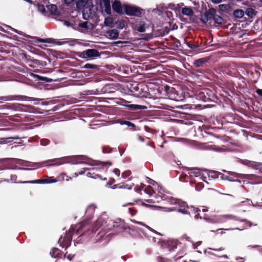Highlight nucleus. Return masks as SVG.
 I'll return each instance as SVG.
<instances>
[{"label": "nucleus", "mask_w": 262, "mask_h": 262, "mask_svg": "<svg viewBox=\"0 0 262 262\" xmlns=\"http://www.w3.org/2000/svg\"><path fill=\"white\" fill-rule=\"evenodd\" d=\"M134 227H126L125 223L121 219H117L113 221L108 219L106 215L100 216L94 225L92 233H96L97 231H99L97 234L96 240L101 242L107 238L109 234L106 235V233L109 231L116 229L118 232L125 231L127 229L133 230Z\"/></svg>", "instance_id": "obj_1"}, {"label": "nucleus", "mask_w": 262, "mask_h": 262, "mask_svg": "<svg viewBox=\"0 0 262 262\" xmlns=\"http://www.w3.org/2000/svg\"><path fill=\"white\" fill-rule=\"evenodd\" d=\"M128 89L130 94L134 97L139 98H151V94L146 84L134 82L129 84Z\"/></svg>", "instance_id": "obj_2"}, {"label": "nucleus", "mask_w": 262, "mask_h": 262, "mask_svg": "<svg viewBox=\"0 0 262 262\" xmlns=\"http://www.w3.org/2000/svg\"><path fill=\"white\" fill-rule=\"evenodd\" d=\"M82 224H79L76 225L71 226L68 231H67L65 235H61L58 239V244L62 248H68L71 245L72 236L74 234L78 235L80 234L79 229L82 227Z\"/></svg>", "instance_id": "obj_3"}, {"label": "nucleus", "mask_w": 262, "mask_h": 262, "mask_svg": "<svg viewBox=\"0 0 262 262\" xmlns=\"http://www.w3.org/2000/svg\"><path fill=\"white\" fill-rule=\"evenodd\" d=\"M84 158V156H78L72 158L64 157L61 159H53L46 161L42 163H48L49 165H60L63 163H69L72 164H76L82 163V160Z\"/></svg>", "instance_id": "obj_4"}, {"label": "nucleus", "mask_w": 262, "mask_h": 262, "mask_svg": "<svg viewBox=\"0 0 262 262\" xmlns=\"http://www.w3.org/2000/svg\"><path fill=\"white\" fill-rule=\"evenodd\" d=\"M216 150L220 152L233 151L234 152L237 156H238L239 154L244 153V148L241 144L234 143L232 144L228 147L225 146L218 147L216 148Z\"/></svg>", "instance_id": "obj_5"}, {"label": "nucleus", "mask_w": 262, "mask_h": 262, "mask_svg": "<svg viewBox=\"0 0 262 262\" xmlns=\"http://www.w3.org/2000/svg\"><path fill=\"white\" fill-rule=\"evenodd\" d=\"M168 202L171 205H176L177 206V209L176 211L179 212L183 214H189L188 211L186 209V208H188V206L185 202L182 201L181 200L171 198L168 199Z\"/></svg>", "instance_id": "obj_6"}, {"label": "nucleus", "mask_w": 262, "mask_h": 262, "mask_svg": "<svg viewBox=\"0 0 262 262\" xmlns=\"http://www.w3.org/2000/svg\"><path fill=\"white\" fill-rule=\"evenodd\" d=\"M203 217L206 220H208L206 217ZM208 220L211 223H224L228 220H237V218L231 214H225L214 216L212 218L208 219Z\"/></svg>", "instance_id": "obj_7"}, {"label": "nucleus", "mask_w": 262, "mask_h": 262, "mask_svg": "<svg viewBox=\"0 0 262 262\" xmlns=\"http://www.w3.org/2000/svg\"><path fill=\"white\" fill-rule=\"evenodd\" d=\"M123 8L125 14L129 16L140 17L142 15V10L139 7L132 6L124 5Z\"/></svg>", "instance_id": "obj_8"}, {"label": "nucleus", "mask_w": 262, "mask_h": 262, "mask_svg": "<svg viewBox=\"0 0 262 262\" xmlns=\"http://www.w3.org/2000/svg\"><path fill=\"white\" fill-rule=\"evenodd\" d=\"M100 56L98 50L94 49H88L80 53L79 56L82 58H94Z\"/></svg>", "instance_id": "obj_9"}, {"label": "nucleus", "mask_w": 262, "mask_h": 262, "mask_svg": "<svg viewBox=\"0 0 262 262\" xmlns=\"http://www.w3.org/2000/svg\"><path fill=\"white\" fill-rule=\"evenodd\" d=\"M0 100L2 101L21 100L32 101L33 98L23 95H10L0 97Z\"/></svg>", "instance_id": "obj_10"}, {"label": "nucleus", "mask_w": 262, "mask_h": 262, "mask_svg": "<svg viewBox=\"0 0 262 262\" xmlns=\"http://www.w3.org/2000/svg\"><path fill=\"white\" fill-rule=\"evenodd\" d=\"M229 181L238 182L241 184H244L245 182V178L241 174L236 173L234 172L230 173Z\"/></svg>", "instance_id": "obj_11"}, {"label": "nucleus", "mask_w": 262, "mask_h": 262, "mask_svg": "<svg viewBox=\"0 0 262 262\" xmlns=\"http://www.w3.org/2000/svg\"><path fill=\"white\" fill-rule=\"evenodd\" d=\"M209 93H211V91L208 89H204L202 91H200L198 95V99L200 100H202L204 102H208L211 100V98H210V94Z\"/></svg>", "instance_id": "obj_12"}, {"label": "nucleus", "mask_w": 262, "mask_h": 262, "mask_svg": "<svg viewBox=\"0 0 262 262\" xmlns=\"http://www.w3.org/2000/svg\"><path fill=\"white\" fill-rule=\"evenodd\" d=\"M178 242L173 239L168 240L164 242L162 245L164 248H167L169 251H173L177 248Z\"/></svg>", "instance_id": "obj_13"}, {"label": "nucleus", "mask_w": 262, "mask_h": 262, "mask_svg": "<svg viewBox=\"0 0 262 262\" xmlns=\"http://www.w3.org/2000/svg\"><path fill=\"white\" fill-rule=\"evenodd\" d=\"M13 162H14V163L15 164H17L18 165L20 166L29 167V166H31L29 164L30 163L29 162L26 161H24V160H22L20 159H14V160H13ZM40 165H41V164H40L38 163H34L33 164V165L32 166H40Z\"/></svg>", "instance_id": "obj_14"}, {"label": "nucleus", "mask_w": 262, "mask_h": 262, "mask_svg": "<svg viewBox=\"0 0 262 262\" xmlns=\"http://www.w3.org/2000/svg\"><path fill=\"white\" fill-rule=\"evenodd\" d=\"M216 10L214 8H209L204 14L205 21L212 20L216 13Z\"/></svg>", "instance_id": "obj_15"}, {"label": "nucleus", "mask_w": 262, "mask_h": 262, "mask_svg": "<svg viewBox=\"0 0 262 262\" xmlns=\"http://www.w3.org/2000/svg\"><path fill=\"white\" fill-rule=\"evenodd\" d=\"M148 28V25L144 21H140L135 26V29L139 32H144Z\"/></svg>", "instance_id": "obj_16"}, {"label": "nucleus", "mask_w": 262, "mask_h": 262, "mask_svg": "<svg viewBox=\"0 0 262 262\" xmlns=\"http://www.w3.org/2000/svg\"><path fill=\"white\" fill-rule=\"evenodd\" d=\"M247 182L251 184H257L262 182L260 178L253 174H247Z\"/></svg>", "instance_id": "obj_17"}, {"label": "nucleus", "mask_w": 262, "mask_h": 262, "mask_svg": "<svg viewBox=\"0 0 262 262\" xmlns=\"http://www.w3.org/2000/svg\"><path fill=\"white\" fill-rule=\"evenodd\" d=\"M112 9L114 11L117 13H122V8L121 6V3L118 0H115L112 4Z\"/></svg>", "instance_id": "obj_18"}, {"label": "nucleus", "mask_w": 262, "mask_h": 262, "mask_svg": "<svg viewBox=\"0 0 262 262\" xmlns=\"http://www.w3.org/2000/svg\"><path fill=\"white\" fill-rule=\"evenodd\" d=\"M247 166L248 167L253 168L255 169L258 170L262 172V164L257 163L254 162L248 161L247 160Z\"/></svg>", "instance_id": "obj_19"}, {"label": "nucleus", "mask_w": 262, "mask_h": 262, "mask_svg": "<svg viewBox=\"0 0 262 262\" xmlns=\"http://www.w3.org/2000/svg\"><path fill=\"white\" fill-rule=\"evenodd\" d=\"M121 105L124 106L126 107L128 110L134 111L137 110H142L146 107L143 105H138V104H121Z\"/></svg>", "instance_id": "obj_20"}, {"label": "nucleus", "mask_w": 262, "mask_h": 262, "mask_svg": "<svg viewBox=\"0 0 262 262\" xmlns=\"http://www.w3.org/2000/svg\"><path fill=\"white\" fill-rule=\"evenodd\" d=\"M107 36L111 39H116L118 37L119 32L116 29H112L106 32Z\"/></svg>", "instance_id": "obj_21"}, {"label": "nucleus", "mask_w": 262, "mask_h": 262, "mask_svg": "<svg viewBox=\"0 0 262 262\" xmlns=\"http://www.w3.org/2000/svg\"><path fill=\"white\" fill-rule=\"evenodd\" d=\"M23 138L22 137H19L18 136H14L10 137L8 138H3L0 139V144H7L12 142V140H17Z\"/></svg>", "instance_id": "obj_22"}, {"label": "nucleus", "mask_w": 262, "mask_h": 262, "mask_svg": "<svg viewBox=\"0 0 262 262\" xmlns=\"http://www.w3.org/2000/svg\"><path fill=\"white\" fill-rule=\"evenodd\" d=\"M208 59L206 58H202L196 60H195L193 64L196 67H201L203 66L204 64L208 61Z\"/></svg>", "instance_id": "obj_23"}, {"label": "nucleus", "mask_w": 262, "mask_h": 262, "mask_svg": "<svg viewBox=\"0 0 262 262\" xmlns=\"http://www.w3.org/2000/svg\"><path fill=\"white\" fill-rule=\"evenodd\" d=\"M221 13L220 12H219L217 13L216 12L214 16V17L213 18V20L216 23L218 24H222L224 22V19L223 17L221 16Z\"/></svg>", "instance_id": "obj_24"}, {"label": "nucleus", "mask_w": 262, "mask_h": 262, "mask_svg": "<svg viewBox=\"0 0 262 262\" xmlns=\"http://www.w3.org/2000/svg\"><path fill=\"white\" fill-rule=\"evenodd\" d=\"M50 254L51 256L54 258H59L61 256V251L57 248H53Z\"/></svg>", "instance_id": "obj_25"}, {"label": "nucleus", "mask_w": 262, "mask_h": 262, "mask_svg": "<svg viewBox=\"0 0 262 262\" xmlns=\"http://www.w3.org/2000/svg\"><path fill=\"white\" fill-rule=\"evenodd\" d=\"M89 0H78L76 2V7L78 9H83L87 7L88 3Z\"/></svg>", "instance_id": "obj_26"}, {"label": "nucleus", "mask_w": 262, "mask_h": 262, "mask_svg": "<svg viewBox=\"0 0 262 262\" xmlns=\"http://www.w3.org/2000/svg\"><path fill=\"white\" fill-rule=\"evenodd\" d=\"M182 13L187 16H191L193 14V11L191 8L189 7H184L182 9Z\"/></svg>", "instance_id": "obj_27"}, {"label": "nucleus", "mask_w": 262, "mask_h": 262, "mask_svg": "<svg viewBox=\"0 0 262 262\" xmlns=\"http://www.w3.org/2000/svg\"><path fill=\"white\" fill-rule=\"evenodd\" d=\"M47 10L52 14H56L58 11L57 7L56 5L50 4L46 6Z\"/></svg>", "instance_id": "obj_28"}, {"label": "nucleus", "mask_w": 262, "mask_h": 262, "mask_svg": "<svg viewBox=\"0 0 262 262\" xmlns=\"http://www.w3.org/2000/svg\"><path fill=\"white\" fill-rule=\"evenodd\" d=\"M95 168H92V169L90 168V170H91V171H90L86 173V176L88 177L91 178H93L94 179H96L97 178L102 179L101 177L100 174H95L94 173V171L95 170Z\"/></svg>", "instance_id": "obj_29"}, {"label": "nucleus", "mask_w": 262, "mask_h": 262, "mask_svg": "<svg viewBox=\"0 0 262 262\" xmlns=\"http://www.w3.org/2000/svg\"><path fill=\"white\" fill-rule=\"evenodd\" d=\"M104 11L107 14L111 13V7L110 0H103Z\"/></svg>", "instance_id": "obj_30"}, {"label": "nucleus", "mask_w": 262, "mask_h": 262, "mask_svg": "<svg viewBox=\"0 0 262 262\" xmlns=\"http://www.w3.org/2000/svg\"><path fill=\"white\" fill-rule=\"evenodd\" d=\"M189 173L190 174V176L193 175L195 177L201 176V172L198 168H190L189 169Z\"/></svg>", "instance_id": "obj_31"}, {"label": "nucleus", "mask_w": 262, "mask_h": 262, "mask_svg": "<svg viewBox=\"0 0 262 262\" xmlns=\"http://www.w3.org/2000/svg\"><path fill=\"white\" fill-rule=\"evenodd\" d=\"M233 15L237 18H241L244 16V12L241 9H237L233 12Z\"/></svg>", "instance_id": "obj_32"}, {"label": "nucleus", "mask_w": 262, "mask_h": 262, "mask_svg": "<svg viewBox=\"0 0 262 262\" xmlns=\"http://www.w3.org/2000/svg\"><path fill=\"white\" fill-rule=\"evenodd\" d=\"M163 16L166 19L167 18L170 21L173 19V13L171 11L166 10L163 14Z\"/></svg>", "instance_id": "obj_33"}, {"label": "nucleus", "mask_w": 262, "mask_h": 262, "mask_svg": "<svg viewBox=\"0 0 262 262\" xmlns=\"http://www.w3.org/2000/svg\"><path fill=\"white\" fill-rule=\"evenodd\" d=\"M32 62L36 65L40 66L41 67H45L47 66V62L46 61H42L38 59H33L32 60Z\"/></svg>", "instance_id": "obj_34"}, {"label": "nucleus", "mask_w": 262, "mask_h": 262, "mask_svg": "<svg viewBox=\"0 0 262 262\" xmlns=\"http://www.w3.org/2000/svg\"><path fill=\"white\" fill-rule=\"evenodd\" d=\"M19 183H21L22 184H42V179L33 181H20Z\"/></svg>", "instance_id": "obj_35"}, {"label": "nucleus", "mask_w": 262, "mask_h": 262, "mask_svg": "<svg viewBox=\"0 0 262 262\" xmlns=\"http://www.w3.org/2000/svg\"><path fill=\"white\" fill-rule=\"evenodd\" d=\"M17 164H15L14 162L12 161V166L9 168H7V169H22L25 170H30L32 169L31 168H23V167H19L17 166Z\"/></svg>", "instance_id": "obj_36"}, {"label": "nucleus", "mask_w": 262, "mask_h": 262, "mask_svg": "<svg viewBox=\"0 0 262 262\" xmlns=\"http://www.w3.org/2000/svg\"><path fill=\"white\" fill-rule=\"evenodd\" d=\"M104 24L106 26L110 27H113V20L111 17L105 18L104 20Z\"/></svg>", "instance_id": "obj_37"}, {"label": "nucleus", "mask_w": 262, "mask_h": 262, "mask_svg": "<svg viewBox=\"0 0 262 262\" xmlns=\"http://www.w3.org/2000/svg\"><path fill=\"white\" fill-rule=\"evenodd\" d=\"M82 68L84 69H98V66L97 65L92 63H86Z\"/></svg>", "instance_id": "obj_38"}, {"label": "nucleus", "mask_w": 262, "mask_h": 262, "mask_svg": "<svg viewBox=\"0 0 262 262\" xmlns=\"http://www.w3.org/2000/svg\"><path fill=\"white\" fill-rule=\"evenodd\" d=\"M119 123L121 125H126L127 126L131 127L132 128L135 127V124L128 121L122 120L119 122Z\"/></svg>", "instance_id": "obj_39"}, {"label": "nucleus", "mask_w": 262, "mask_h": 262, "mask_svg": "<svg viewBox=\"0 0 262 262\" xmlns=\"http://www.w3.org/2000/svg\"><path fill=\"white\" fill-rule=\"evenodd\" d=\"M145 193L148 194L149 196H151L155 191L153 190L151 186H148L144 190Z\"/></svg>", "instance_id": "obj_40"}, {"label": "nucleus", "mask_w": 262, "mask_h": 262, "mask_svg": "<svg viewBox=\"0 0 262 262\" xmlns=\"http://www.w3.org/2000/svg\"><path fill=\"white\" fill-rule=\"evenodd\" d=\"M247 15L252 18L255 15L254 10L252 8H247Z\"/></svg>", "instance_id": "obj_41"}, {"label": "nucleus", "mask_w": 262, "mask_h": 262, "mask_svg": "<svg viewBox=\"0 0 262 262\" xmlns=\"http://www.w3.org/2000/svg\"><path fill=\"white\" fill-rule=\"evenodd\" d=\"M138 224H140V225H141L142 226H144L145 228H146L148 230H149V231L152 232H154L156 234H159V233L155 231L154 229H152L151 228H150V227H149L147 225H145L144 224L141 223V222H137Z\"/></svg>", "instance_id": "obj_42"}, {"label": "nucleus", "mask_w": 262, "mask_h": 262, "mask_svg": "<svg viewBox=\"0 0 262 262\" xmlns=\"http://www.w3.org/2000/svg\"><path fill=\"white\" fill-rule=\"evenodd\" d=\"M78 27L84 28V29H88V21H83L79 24Z\"/></svg>", "instance_id": "obj_43"}, {"label": "nucleus", "mask_w": 262, "mask_h": 262, "mask_svg": "<svg viewBox=\"0 0 262 262\" xmlns=\"http://www.w3.org/2000/svg\"><path fill=\"white\" fill-rule=\"evenodd\" d=\"M193 210L194 211V213H196L194 217L195 219H199V218L202 219V217L200 215V213H199V212L201 211V209L199 208H194Z\"/></svg>", "instance_id": "obj_44"}, {"label": "nucleus", "mask_w": 262, "mask_h": 262, "mask_svg": "<svg viewBox=\"0 0 262 262\" xmlns=\"http://www.w3.org/2000/svg\"><path fill=\"white\" fill-rule=\"evenodd\" d=\"M179 5L176 6L173 4H168V8L170 9L175 10L176 11H177L179 9H180V7H178Z\"/></svg>", "instance_id": "obj_45"}, {"label": "nucleus", "mask_w": 262, "mask_h": 262, "mask_svg": "<svg viewBox=\"0 0 262 262\" xmlns=\"http://www.w3.org/2000/svg\"><path fill=\"white\" fill-rule=\"evenodd\" d=\"M57 182L56 179H53V181H49V179H42V184H50Z\"/></svg>", "instance_id": "obj_46"}, {"label": "nucleus", "mask_w": 262, "mask_h": 262, "mask_svg": "<svg viewBox=\"0 0 262 262\" xmlns=\"http://www.w3.org/2000/svg\"><path fill=\"white\" fill-rule=\"evenodd\" d=\"M130 174H131L130 171L126 170L122 173L121 177L123 179H126V178L129 177L130 175Z\"/></svg>", "instance_id": "obj_47"}, {"label": "nucleus", "mask_w": 262, "mask_h": 262, "mask_svg": "<svg viewBox=\"0 0 262 262\" xmlns=\"http://www.w3.org/2000/svg\"><path fill=\"white\" fill-rule=\"evenodd\" d=\"M134 185V184L133 183H132L130 185L123 184L120 187V188H123L127 189H131Z\"/></svg>", "instance_id": "obj_48"}, {"label": "nucleus", "mask_w": 262, "mask_h": 262, "mask_svg": "<svg viewBox=\"0 0 262 262\" xmlns=\"http://www.w3.org/2000/svg\"><path fill=\"white\" fill-rule=\"evenodd\" d=\"M50 140L47 139H42L40 140V144L42 146H46L49 144Z\"/></svg>", "instance_id": "obj_49"}, {"label": "nucleus", "mask_w": 262, "mask_h": 262, "mask_svg": "<svg viewBox=\"0 0 262 262\" xmlns=\"http://www.w3.org/2000/svg\"><path fill=\"white\" fill-rule=\"evenodd\" d=\"M117 26L118 28L122 29L125 27L124 22L123 20L119 21L117 23Z\"/></svg>", "instance_id": "obj_50"}, {"label": "nucleus", "mask_w": 262, "mask_h": 262, "mask_svg": "<svg viewBox=\"0 0 262 262\" xmlns=\"http://www.w3.org/2000/svg\"><path fill=\"white\" fill-rule=\"evenodd\" d=\"M63 24L64 26L68 27H72L75 30L77 29L68 20H63Z\"/></svg>", "instance_id": "obj_51"}, {"label": "nucleus", "mask_w": 262, "mask_h": 262, "mask_svg": "<svg viewBox=\"0 0 262 262\" xmlns=\"http://www.w3.org/2000/svg\"><path fill=\"white\" fill-rule=\"evenodd\" d=\"M219 7L221 11H226L229 8V6L226 4L220 5Z\"/></svg>", "instance_id": "obj_52"}, {"label": "nucleus", "mask_w": 262, "mask_h": 262, "mask_svg": "<svg viewBox=\"0 0 262 262\" xmlns=\"http://www.w3.org/2000/svg\"><path fill=\"white\" fill-rule=\"evenodd\" d=\"M90 170V168H83L78 173L75 172V175L76 177H77L79 175L83 174L86 170Z\"/></svg>", "instance_id": "obj_53"}, {"label": "nucleus", "mask_w": 262, "mask_h": 262, "mask_svg": "<svg viewBox=\"0 0 262 262\" xmlns=\"http://www.w3.org/2000/svg\"><path fill=\"white\" fill-rule=\"evenodd\" d=\"M26 109L25 110V112H30V113H34L35 112L34 111V108L31 106H29V105H26V106H24Z\"/></svg>", "instance_id": "obj_54"}, {"label": "nucleus", "mask_w": 262, "mask_h": 262, "mask_svg": "<svg viewBox=\"0 0 262 262\" xmlns=\"http://www.w3.org/2000/svg\"><path fill=\"white\" fill-rule=\"evenodd\" d=\"M87 233H84L80 234V235L77 238V239L75 241V242L74 243L75 246L76 245V244H79L81 243V238L82 236H85Z\"/></svg>", "instance_id": "obj_55"}, {"label": "nucleus", "mask_w": 262, "mask_h": 262, "mask_svg": "<svg viewBox=\"0 0 262 262\" xmlns=\"http://www.w3.org/2000/svg\"><path fill=\"white\" fill-rule=\"evenodd\" d=\"M174 206L171 207H167L165 208V210L166 211L171 212L173 211H176L177 209V206L176 205H174Z\"/></svg>", "instance_id": "obj_56"}, {"label": "nucleus", "mask_w": 262, "mask_h": 262, "mask_svg": "<svg viewBox=\"0 0 262 262\" xmlns=\"http://www.w3.org/2000/svg\"><path fill=\"white\" fill-rule=\"evenodd\" d=\"M187 45L188 47H189L191 49L194 50L199 47V46L191 43L190 42H187Z\"/></svg>", "instance_id": "obj_57"}, {"label": "nucleus", "mask_w": 262, "mask_h": 262, "mask_svg": "<svg viewBox=\"0 0 262 262\" xmlns=\"http://www.w3.org/2000/svg\"><path fill=\"white\" fill-rule=\"evenodd\" d=\"M146 182L154 186L156 184H157L156 182H155V181H154L153 180L148 177L146 178Z\"/></svg>", "instance_id": "obj_58"}, {"label": "nucleus", "mask_w": 262, "mask_h": 262, "mask_svg": "<svg viewBox=\"0 0 262 262\" xmlns=\"http://www.w3.org/2000/svg\"><path fill=\"white\" fill-rule=\"evenodd\" d=\"M17 176L16 175H15V174H11V176H10V180L11 182H13V183H19L18 182H16V180H17Z\"/></svg>", "instance_id": "obj_59"}, {"label": "nucleus", "mask_w": 262, "mask_h": 262, "mask_svg": "<svg viewBox=\"0 0 262 262\" xmlns=\"http://www.w3.org/2000/svg\"><path fill=\"white\" fill-rule=\"evenodd\" d=\"M38 10L42 14L46 12V8L43 5H39L38 6Z\"/></svg>", "instance_id": "obj_60"}, {"label": "nucleus", "mask_w": 262, "mask_h": 262, "mask_svg": "<svg viewBox=\"0 0 262 262\" xmlns=\"http://www.w3.org/2000/svg\"><path fill=\"white\" fill-rule=\"evenodd\" d=\"M158 261L159 262H170L169 259H165L164 258L160 256L158 257Z\"/></svg>", "instance_id": "obj_61"}, {"label": "nucleus", "mask_w": 262, "mask_h": 262, "mask_svg": "<svg viewBox=\"0 0 262 262\" xmlns=\"http://www.w3.org/2000/svg\"><path fill=\"white\" fill-rule=\"evenodd\" d=\"M144 185L143 184H141V185L140 186H136L135 188V191H137V192H139L140 191H141L142 189H143V187H144Z\"/></svg>", "instance_id": "obj_62"}, {"label": "nucleus", "mask_w": 262, "mask_h": 262, "mask_svg": "<svg viewBox=\"0 0 262 262\" xmlns=\"http://www.w3.org/2000/svg\"><path fill=\"white\" fill-rule=\"evenodd\" d=\"M114 172L117 177H119L120 175V171L118 168H115L114 169Z\"/></svg>", "instance_id": "obj_63"}, {"label": "nucleus", "mask_w": 262, "mask_h": 262, "mask_svg": "<svg viewBox=\"0 0 262 262\" xmlns=\"http://www.w3.org/2000/svg\"><path fill=\"white\" fill-rule=\"evenodd\" d=\"M256 93L259 96L262 97V89H257Z\"/></svg>", "instance_id": "obj_64"}]
</instances>
